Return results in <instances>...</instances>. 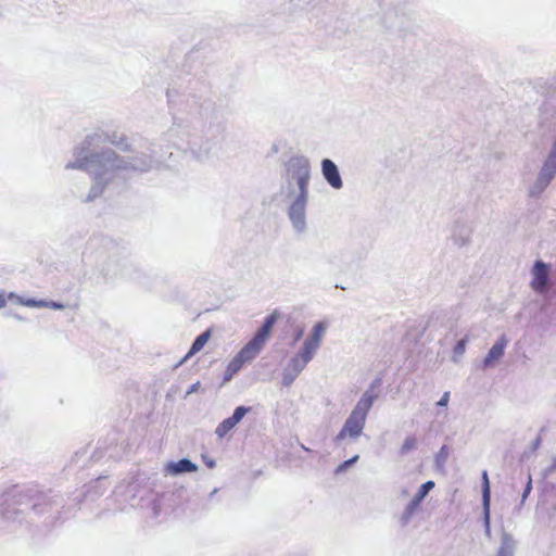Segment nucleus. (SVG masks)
I'll list each match as a JSON object with an SVG mask.
<instances>
[{"instance_id": "nucleus-33", "label": "nucleus", "mask_w": 556, "mask_h": 556, "mask_svg": "<svg viewBox=\"0 0 556 556\" xmlns=\"http://www.w3.org/2000/svg\"><path fill=\"white\" fill-rule=\"evenodd\" d=\"M236 375V372L228 371V367L226 368L225 375H224V381L228 382L231 380V378Z\"/></svg>"}, {"instance_id": "nucleus-30", "label": "nucleus", "mask_w": 556, "mask_h": 556, "mask_svg": "<svg viewBox=\"0 0 556 556\" xmlns=\"http://www.w3.org/2000/svg\"><path fill=\"white\" fill-rule=\"evenodd\" d=\"M531 490H532V478H531V476H529L527 484H526V488H525V490L522 492V495H521V503H525V501L528 498Z\"/></svg>"}, {"instance_id": "nucleus-26", "label": "nucleus", "mask_w": 556, "mask_h": 556, "mask_svg": "<svg viewBox=\"0 0 556 556\" xmlns=\"http://www.w3.org/2000/svg\"><path fill=\"white\" fill-rule=\"evenodd\" d=\"M245 364V362L240 358V356L237 354L228 364V371L230 372H238L242 366Z\"/></svg>"}, {"instance_id": "nucleus-8", "label": "nucleus", "mask_w": 556, "mask_h": 556, "mask_svg": "<svg viewBox=\"0 0 556 556\" xmlns=\"http://www.w3.org/2000/svg\"><path fill=\"white\" fill-rule=\"evenodd\" d=\"M533 279L531 281V287L536 292H543L548 285V267L542 261H536L532 268Z\"/></svg>"}, {"instance_id": "nucleus-32", "label": "nucleus", "mask_w": 556, "mask_h": 556, "mask_svg": "<svg viewBox=\"0 0 556 556\" xmlns=\"http://www.w3.org/2000/svg\"><path fill=\"white\" fill-rule=\"evenodd\" d=\"M200 387H201V384H200V382H199V381H198V382H195V383H193V384H191V386H190V388H189V390L187 391L186 396H188V395H190V394H192V393L198 392V391H199V389H200Z\"/></svg>"}, {"instance_id": "nucleus-28", "label": "nucleus", "mask_w": 556, "mask_h": 556, "mask_svg": "<svg viewBox=\"0 0 556 556\" xmlns=\"http://www.w3.org/2000/svg\"><path fill=\"white\" fill-rule=\"evenodd\" d=\"M358 455H355L353 456L352 458L343 462L342 464H340L337 469H336V473H341L343 472L345 469H348L350 466H352L353 464H355L357 460H358Z\"/></svg>"}, {"instance_id": "nucleus-18", "label": "nucleus", "mask_w": 556, "mask_h": 556, "mask_svg": "<svg viewBox=\"0 0 556 556\" xmlns=\"http://www.w3.org/2000/svg\"><path fill=\"white\" fill-rule=\"evenodd\" d=\"M467 343H468V337H465L464 339L459 340L455 346H454V350H453V354H452V362L455 363V364H459L465 352H466V346H467Z\"/></svg>"}, {"instance_id": "nucleus-11", "label": "nucleus", "mask_w": 556, "mask_h": 556, "mask_svg": "<svg viewBox=\"0 0 556 556\" xmlns=\"http://www.w3.org/2000/svg\"><path fill=\"white\" fill-rule=\"evenodd\" d=\"M376 397L377 395L372 392L371 389L366 390L352 409V413L367 419L368 412L372 407Z\"/></svg>"}, {"instance_id": "nucleus-38", "label": "nucleus", "mask_w": 556, "mask_h": 556, "mask_svg": "<svg viewBox=\"0 0 556 556\" xmlns=\"http://www.w3.org/2000/svg\"><path fill=\"white\" fill-rule=\"evenodd\" d=\"M554 149H556V139H555V142H554V146H553Z\"/></svg>"}, {"instance_id": "nucleus-22", "label": "nucleus", "mask_w": 556, "mask_h": 556, "mask_svg": "<svg viewBox=\"0 0 556 556\" xmlns=\"http://www.w3.org/2000/svg\"><path fill=\"white\" fill-rule=\"evenodd\" d=\"M417 447V440L415 437H406L403 444L400 447V454L402 456L407 455L409 452Z\"/></svg>"}, {"instance_id": "nucleus-12", "label": "nucleus", "mask_w": 556, "mask_h": 556, "mask_svg": "<svg viewBox=\"0 0 556 556\" xmlns=\"http://www.w3.org/2000/svg\"><path fill=\"white\" fill-rule=\"evenodd\" d=\"M264 348V344L252 338L239 352L238 355L245 363L253 361Z\"/></svg>"}, {"instance_id": "nucleus-4", "label": "nucleus", "mask_w": 556, "mask_h": 556, "mask_svg": "<svg viewBox=\"0 0 556 556\" xmlns=\"http://www.w3.org/2000/svg\"><path fill=\"white\" fill-rule=\"evenodd\" d=\"M366 418L359 415H356L351 412L349 417L346 418L342 429L336 437V441L339 442L344 440L345 438H350L352 440H357L363 430L365 428Z\"/></svg>"}, {"instance_id": "nucleus-17", "label": "nucleus", "mask_w": 556, "mask_h": 556, "mask_svg": "<svg viewBox=\"0 0 556 556\" xmlns=\"http://www.w3.org/2000/svg\"><path fill=\"white\" fill-rule=\"evenodd\" d=\"M556 174V149L553 148L543 167L541 168L540 175L544 176L547 180H552Z\"/></svg>"}, {"instance_id": "nucleus-6", "label": "nucleus", "mask_w": 556, "mask_h": 556, "mask_svg": "<svg viewBox=\"0 0 556 556\" xmlns=\"http://www.w3.org/2000/svg\"><path fill=\"white\" fill-rule=\"evenodd\" d=\"M434 488L433 481H427L419 488L418 492L412 498V501L406 505L402 515L401 521L403 523H407L413 515L416 513L422 500L428 495V493Z\"/></svg>"}, {"instance_id": "nucleus-5", "label": "nucleus", "mask_w": 556, "mask_h": 556, "mask_svg": "<svg viewBox=\"0 0 556 556\" xmlns=\"http://www.w3.org/2000/svg\"><path fill=\"white\" fill-rule=\"evenodd\" d=\"M328 329V324L325 321H318L316 323L311 333L307 336V338L304 340L303 345L301 349L308 352L313 356L316 355L318 349L321 345L324 336L326 334V331Z\"/></svg>"}, {"instance_id": "nucleus-27", "label": "nucleus", "mask_w": 556, "mask_h": 556, "mask_svg": "<svg viewBox=\"0 0 556 556\" xmlns=\"http://www.w3.org/2000/svg\"><path fill=\"white\" fill-rule=\"evenodd\" d=\"M9 299L10 300H15V302L20 305H23V306H27V307H36V305H30V304H27L29 302H38V300H33V299H28V300H24L22 296L11 292L9 294Z\"/></svg>"}, {"instance_id": "nucleus-19", "label": "nucleus", "mask_w": 556, "mask_h": 556, "mask_svg": "<svg viewBox=\"0 0 556 556\" xmlns=\"http://www.w3.org/2000/svg\"><path fill=\"white\" fill-rule=\"evenodd\" d=\"M549 182H551L549 180H547L544 176H541L539 174L536 180L530 188V191H529L530 195L538 197L539 194H541L543 192V190L548 186Z\"/></svg>"}, {"instance_id": "nucleus-2", "label": "nucleus", "mask_w": 556, "mask_h": 556, "mask_svg": "<svg viewBox=\"0 0 556 556\" xmlns=\"http://www.w3.org/2000/svg\"><path fill=\"white\" fill-rule=\"evenodd\" d=\"M309 179L311 162L307 157L296 155L286 163L285 192L289 201L288 216L298 233L306 230Z\"/></svg>"}, {"instance_id": "nucleus-9", "label": "nucleus", "mask_w": 556, "mask_h": 556, "mask_svg": "<svg viewBox=\"0 0 556 556\" xmlns=\"http://www.w3.org/2000/svg\"><path fill=\"white\" fill-rule=\"evenodd\" d=\"M507 344V338L504 334L501 336L484 357L482 362L483 368L493 367L503 357Z\"/></svg>"}, {"instance_id": "nucleus-1", "label": "nucleus", "mask_w": 556, "mask_h": 556, "mask_svg": "<svg viewBox=\"0 0 556 556\" xmlns=\"http://www.w3.org/2000/svg\"><path fill=\"white\" fill-rule=\"evenodd\" d=\"M126 137L117 132H96L88 136L79 147L75 149L73 162L67 163L66 168H78L86 170L93 177L90 192L85 200L92 201L99 197L106 186L119 179H125V173L129 170L147 172L153 167L154 161L150 155L132 157L130 162L118 157L111 150H98L101 144L112 143L122 150H128L129 144Z\"/></svg>"}, {"instance_id": "nucleus-3", "label": "nucleus", "mask_w": 556, "mask_h": 556, "mask_svg": "<svg viewBox=\"0 0 556 556\" xmlns=\"http://www.w3.org/2000/svg\"><path fill=\"white\" fill-rule=\"evenodd\" d=\"M314 357L315 356L301 349L283 368L281 379L282 386L287 388L290 387Z\"/></svg>"}, {"instance_id": "nucleus-25", "label": "nucleus", "mask_w": 556, "mask_h": 556, "mask_svg": "<svg viewBox=\"0 0 556 556\" xmlns=\"http://www.w3.org/2000/svg\"><path fill=\"white\" fill-rule=\"evenodd\" d=\"M482 508H483L484 534L486 538H490L491 536L490 505L482 506Z\"/></svg>"}, {"instance_id": "nucleus-24", "label": "nucleus", "mask_w": 556, "mask_h": 556, "mask_svg": "<svg viewBox=\"0 0 556 556\" xmlns=\"http://www.w3.org/2000/svg\"><path fill=\"white\" fill-rule=\"evenodd\" d=\"M251 410V407H245V406H238L232 416L229 417V419L235 424H239L242 418Z\"/></svg>"}, {"instance_id": "nucleus-13", "label": "nucleus", "mask_w": 556, "mask_h": 556, "mask_svg": "<svg viewBox=\"0 0 556 556\" xmlns=\"http://www.w3.org/2000/svg\"><path fill=\"white\" fill-rule=\"evenodd\" d=\"M277 317H278V313L277 312H274L273 314H270L269 316L266 317L264 324L262 325V327L256 331V333L254 334V339L256 341H260L261 343H263L265 345L268 337H269V333L277 320Z\"/></svg>"}, {"instance_id": "nucleus-34", "label": "nucleus", "mask_w": 556, "mask_h": 556, "mask_svg": "<svg viewBox=\"0 0 556 556\" xmlns=\"http://www.w3.org/2000/svg\"><path fill=\"white\" fill-rule=\"evenodd\" d=\"M555 470H556V457L553 459V465L548 469H546L545 476L554 472Z\"/></svg>"}, {"instance_id": "nucleus-7", "label": "nucleus", "mask_w": 556, "mask_h": 556, "mask_svg": "<svg viewBox=\"0 0 556 556\" xmlns=\"http://www.w3.org/2000/svg\"><path fill=\"white\" fill-rule=\"evenodd\" d=\"M321 174L326 181L336 190L343 187V181L338 169V166L330 159H324L321 161Z\"/></svg>"}, {"instance_id": "nucleus-35", "label": "nucleus", "mask_w": 556, "mask_h": 556, "mask_svg": "<svg viewBox=\"0 0 556 556\" xmlns=\"http://www.w3.org/2000/svg\"><path fill=\"white\" fill-rule=\"evenodd\" d=\"M7 304L4 293L0 292V308L4 307Z\"/></svg>"}, {"instance_id": "nucleus-15", "label": "nucleus", "mask_w": 556, "mask_h": 556, "mask_svg": "<svg viewBox=\"0 0 556 556\" xmlns=\"http://www.w3.org/2000/svg\"><path fill=\"white\" fill-rule=\"evenodd\" d=\"M516 551V541L508 532H503L501 535V544L495 556H514Z\"/></svg>"}, {"instance_id": "nucleus-21", "label": "nucleus", "mask_w": 556, "mask_h": 556, "mask_svg": "<svg viewBox=\"0 0 556 556\" xmlns=\"http://www.w3.org/2000/svg\"><path fill=\"white\" fill-rule=\"evenodd\" d=\"M235 427L236 425L229 418H226L217 426L215 433L219 439H222Z\"/></svg>"}, {"instance_id": "nucleus-31", "label": "nucleus", "mask_w": 556, "mask_h": 556, "mask_svg": "<svg viewBox=\"0 0 556 556\" xmlns=\"http://www.w3.org/2000/svg\"><path fill=\"white\" fill-rule=\"evenodd\" d=\"M448 401H450V392L446 391V392L443 393L441 399L437 402V405L441 406V407H445V406H447Z\"/></svg>"}, {"instance_id": "nucleus-10", "label": "nucleus", "mask_w": 556, "mask_h": 556, "mask_svg": "<svg viewBox=\"0 0 556 556\" xmlns=\"http://www.w3.org/2000/svg\"><path fill=\"white\" fill-rule=\"evenodd\" d=\"M197 470H198V466L194 463H192L190 459H187V458L179 459L178 462H169L165 467L166 473L172 475V476H178L181 473L193 472Z\"/></svg>"}, {"instance_id": "nucleus-37", "label": "nucleus", "mask_w": 556, "mask_h": 556, "mask_svg": "<svg viewBox=\"0 0 556 556\" xmlns=\"http://www.w3.org/2000/svg\"><path fill=\"white\" fill-rule=\"evenodd\" d=\"M302 336V331H300L296 336V338H300Z\"/></svg>"}, {"instance_id": "nucleus-14", "label": "nucleus", "mask_w": 556, "mask_h": 556, "mask_svg": "<svg viewBox=\"0 0 556 556\" xmlns=\"http://www.w3.org/2000/svg\"><path fill=\"white\" fill-rule=\"evenodd\" d=\"M277 317H278V313L277 312H274L273 314H270L269 316L266 317L264 324L262 325V327L256 331V333L254 334V339L256 341H260L261 343H263L265 345L268 337H269V333L277 320Z\"/></svg>"}, {"instance_id": "nucleus-16", "label": "nucleus", "mask_w": 556, "mask_h": 556, "mask_svg": "<svg viewBox=\"0 0 556 556\" xmlns=\"http://www.w3.org/2000/svg\"><path fill=\"white\" fill-rule=\"evenodd\" d=\"M211 338V330L207 329L205 330L204 332H202L200 336H198L195 338V340L193 341L189 352L186 354V356L179 362L178 365H181L182 363H185L187 359H189L190 357H192L193 355H195L197 353H199L204 346L205 344L208 342Z\"/></svg>"}, {"instance_id": "nucleus-20", "label": "nucleus", "mask_w": 556, "mask_h": 556, "mask_svg": "<svg viewBox=\"0 0 556 556\" xmlns=\"http://www.w3.org/2000/svg\"><path fill=\"white\" fill-rule=\"evenodd\" d=\"M491 505V491L488 472H482V506Z\"/></svg>"}, {"instance_id": "nucleus-23", "label": "nucleus", "mask_w": 556, "mask_h": 556, "mask_svg": "<svg viewBox=\"0 0 556 556\" xmlns=\"http://www.w3.org/2000/svg\"><path fill=\"white\" fill-rule=\"evenodd\" d=\"M30 305H36L38 308L47 307L52 309H63L65 305L54 302V301H46V300H38V302H29Z\"/></svg>"}, {"instance_id": "nucleus-29", "label": "nucleus", "mask_w": 556, "mask_h": 556, "mask_svg": "<svg viewBox=\"0 0 556 556\" xmlns=\"http://www.w3.org/2000/svg\"><path fill=\"white\" fill-rule=\"evenodd\" d=\"M448 451L447 447L444 445L440 448L438 455H437V464L443 465L447 458Z\"/></svg>"}, {"instance_id": "nucleus-36", "label": "nucleus", "mask_w": 556, "mask_h": 556, "mask_svg": "<svg viewBox=\"0 0 556 556\" xmlns=\"http://www.w3.org/2000/svg\"><path fill=\"white\" fill-rule=\"evenodd\" d=\"M206 466L210 467V468L215 467V460H213V459L207 460L206 462Z\"/></svg>"}]
</instances>
